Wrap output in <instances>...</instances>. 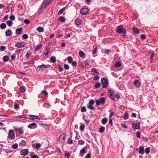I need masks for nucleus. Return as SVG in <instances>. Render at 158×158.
<instances>
[{"mask_svg":"<svg viewBox=\"0 0 158 158\" xmlns=\"http://www.w3.org/2000/svg\"><path fill=\"white\" fill-rule=\"evenodd\" d=\"M23 29L22 27H20L16 29L15 30V33L17 34H20L22 33V30Z\"/></svg>","mask_w":158,"mask_h":158,"instance_id":"nucleus-16","label":"nucleus"},{"mask_svg":"<svg viewBox=\"0 0 158 158\" xmlns=\"http://www.w3.org/2000/svg\"><path fill=\"white\" fill-rule=\"evenodd\" d=\"M99 78V77L98 76H95L94 77V81H98Z\"/></svg>","mask_w":158,"mask_h":158,"instance_id":"nucleus-62","label":"nucleus"},{"mask_svg":"<svg viewBox=\"0 0 158 158\" xmlns=\"http://www.w3.org/2000/svg\"><path fill=\"white\" fill-rule=\"evenodd\" d=\"M70 64L73 66H75L77 65V62L76 61H73L72 57L70 56Z\"/></svg>","mask_w":158,"mask_h":158,"instance_id":"nucleus-13","label":"nucleus"},{"mask_svg":"<svg viewBox=\"0 0 158 158\" xmlns=\"http://www.w3.org/2000/svg\"><path fill=\"white\" fill-rule=\"evenodd\" d=\"M37 125L35 123H32L29 124L28 126V127L30 129H33L37 127Z\"/></svg>","mask_w":158,"mask_h":158,"instance_id":"nucleus-11","label":"nucleus"},{"mask_svg":"<svg viewBox=\"0 0 158 158\" xmlns=\"http://www.w3.org/2000/svg\"><path fill=\"white\" fill-rule=\"evenodd\" d=\"M97 47H96L94 48V50L93 51V54H95L97 53Z\"/></svg>","mask_w":158,"mask_h":158,"instance_id":"nucleus-53","label":"nucleus"},{"mask_svg":"<svg viewBox=\"0 0 158 158\" xmlns=\"http://www.w3.org/2000/svg\"><path fill=\"white\" fill-rule=\"evenodd\" d=\"M66 135L65 134L61 135L59 137V140L61 143L63 142L65 139Z\"/></svg>","mask_w":158,"mask_h":158,"instance_id":"nucleus-8","label":"nucleus"},{"mask_svg":"<svg viewBox=\"0 0 158 158\" xmlns=\"http://www.w3.org/2000/svg\"><path fill=\"white\" fill-rule=\"evenodd\" d=\"M101 82L103 88H106L107 87L108 84V81L107 78L103 77L101 79Z\"/></svg>","mask_w":158,"mask_h":158,"instance_id":"nucleus-2","label":"nucleus"},{"mask_svg":"<svg viewBox=\"0 0 158 158\" xmlns=\"http://www.w3.org/2000/svg\"><path fill=\"white\" fill-rule=\"evenodd\" d=\"M105 130V127H102L99 129V132L101 133H103Z\"/></svg>","mask_w":158,"mask_h":158,"instance_id":"nucleus-31","label":"nucleus"},{"mask_svg":"<svg viewBox=\"0 0 158 158\" xmlns=\"http://www.w3.org/2000/svg\"><path fill=\"white\" fill-rule=\"evenodd\" d=\"M6 49V47L5 46H2L0 47V51H4Z\"/></svg>","mask_w":158,"mask_h":158,"instance_id":"nucleus-48","label":"nucleus"},{"mask_svg":"<svg viewBox=\"0 0 158 158\" xmlns=\"http://www.w3.org/2000/svg\"><path fill=\"white\" fill-rule=\"evenodd\" d=\"M81 112H84L86 111V109L85 106H83L81 107Z\"/></svg>","mask_w":158,"mask_h":158,"instance_id":"nucleus-42","label":"nucleus"},{"mask_svg":"<svg viewBox=\"0 0 158 158\" xmlns=\"http://www.w3.org/2000/svg\"><path fill=\"white\" fill-rule=\"evenodd\" d=\"M52 0H44L43 2L45 4V5L48 6L50 4Z\"/></svg>","mask_w":158,"mask_h":158,"instance_id":"nucleus-23","label":"nucleus"},{"mask_svg":"<svg viewBox=\"0 0 158 158\" xmlns=\"http://www.w3.org/2000/svg\"><path fill=\"white\" fill-rule=\"evenodd\" d=\"M28 152V149H26L22 150L20 152V153L22 155H26L27 154Z\"/></svg>","mask_w":158,"mask_h":158,"instance_id":"nucleus-14","label":"nucleus"},{"mask_svg":"<svg viewBox=\"0 0 158 158\" xmlns=\"http://www.w3.org/2000/svg\"><path fill=\"white\" fill-rule=\"evenodd\" d=\"M101 86V84L99 82L96 83L94 85V87L96 88H98Z\"/></svg>","mask_w":158,"mask_h":158,"instance_id":"nucleus-36","label":"nucleus"},{"mask_svg":"<svg viewBox=\"0 0 158 158\" xmlns=\"http://www.w3.org/2000/svg\"><path fill=\"white\" fill-rule=\"evenodd\" d=\"M139 152L140 154H143L144 153V149L143 147H140L139 148Z\"/></svg>","mask_w":158,"mask_h":158,"instance_id":"nucleus-18","label":"nucleus"},{"mask_svg":"<svg viewBox=\"0 0 158 158\" xmlns=\"http://www.w3.org/2000/svg\"><path fill=\"white\" fill-rule=\"evenodd\" d=\"M89 11L88 9L86 8H82L80 10V13L82 15H85L87 14Z\"/></svg>","mask_w":158,"mask_h":158,"instance_id":"nucleus-6","label":"nucleus"},{"mask_svg":"<svg viewBox=\"0 0 158 158\" xmlns=\"http://www.w3.org/2000/svg\"><path fill=\"white\" fill-rule=\"evenodd\" d=\"M6 27V24L4 23H2L0 25V27L1 29H4Z\"/></svg>","mask_w":158,"mask_h":158,"instance_id":"nucleus-28","label":"nucleus"},{"mask_svg":"<svg viewBox=\"0 0 158 158\" xmlns=\"http://www.w3.org/2000/svg\"><path fill=\"white\" fill-rule=\"evenodd\" d=\"M18 144L16 143L12 145V148L14 149H16L18 148Z\"/></svg>","mask_w":158,"mask_h":158,"instance_id":"nucleus-43","label":"nucleus"},{"mask_svg":"<svg viewBox=\"0 0 158 158\" xmlns=\"http://www.w3.org/2000/svg\"><path fill=\"white\" fill-rule=\"evenodd\" d=\"M5 12L6 13H8L10 11V9L8 7H6L5 8Z\"/></svg>","mask_w":158,"mask_h":158,"instance_id":"nucleus-64","label":"nucleus"},{"mask_svg":"<svg viewBox=\"0 0 158 158\" xmlns=\"http://www.w3.org/2000/svg\"><path fill=\"white\" fill-rule=\"evenodd\" d=\"M140 37L142 40H144L146 38L145 35L144 34L141 35H140Z\"/></svg>","mask_w":158,"mask_h":158,"instance_id":"nucleus-51","label":"nucleus"},{"mask_svg":"<svg viewBox=\"0 0 158 158\" xmlns=\"http://www.w3.org/2000/svg\"><path fill=\"white\" fill-rule=\"evenodd\" d=\"M58 20L61 22H63L65 20V18L62 16H60L58 19Z\"/></svg>","mask_w":158,"mask_h":158,"instance_id":"nucleus-38","label":"nucleus"},{"mask_svg":"<svg viewBox=\"0 0 158 158\" xmlns=\"http://www.w3.org/2000/svg\"><path fill=\"white\" fill-rule=\"evenodd\" d=\"M91 154L90 153H88L86 156H85V158H90Z\"/></svg>","mask_w":158,"mask_h":158,"instance_id":"nucleus-56","label":"nucleus"},{"mask_svg":"<svg viewBox=\"0 0 158 158\" xmlns=\"http://www.w3.org/2000/svg\"><path fill=\"white\" fill-rule=\"evenodd\" d=\"M85 152H86L85 147L81 150L80 153V155L81 156H83V155L82 154L84 153Z\"/></svg>","mask_w":158,"mask_h":158,"instance_id":"nucleus-22","label":"nucleus"},{"mask_svg":"<svg viewBox=\"0 0 158 158\" xmlns=\"http://www.w3.org/2000/svg\"><path fill=\"white\" fill-rule=\"evenodd\" d=\"M19 106L18 104H15L14 105V108L15 109H18L19 108Z\"/></svg>","mask_w":158,"mask_h":158,"instance_id":"nucleus-55","label":"nucleus"},{"mask_svg":"<svg viewBox=\"0 0 158 158\" xmlns=\"http://www.w3.org/2000/svg\"><path fill=\"white\" fill-rule=\"evenodd\" d=\"M88 64V62L87 61V60H84L82 63V65L84 66H85Z\"/></svg>","mask_w":158,"mask_h":158,"instance_id":"nucleus-39","label":"nucleus"},{"mask_svg":"<svg viewBox=\"0 0 158 158\" xmlns=\"http://www.w3.org/2000/svg\"><path fill=\"white\" fill-rule=\"evenodd\" d=\"M85 128V126L84 124H81L80 127V129L82 131H84Z\"/></svg>","mask_w":158,"mask_h":158,"instance_id":"nucleus-37","label":"nucleus"},{"mask_svg":"<svg viewBox=\"0 0 158 158\" xmlns=\"http://www.w3.org/2000/svg\"><path fill=\"white\" fill-rule=\"evenodd\" d=\"M22 37L24 39H27L28 37V35L27 34H24L23 35Z\"/></svg>","mask_w":158,"mask_h":158,"instance_id":"nucleus-49","label":"nucleus"},{"mask_svg":"<svg viewBox=\"0 0 158 158\" xmlns=\"http://www.w3.org/2000/svg\"><path fill=\"white\" fill-rule=\"evenodd\" d=\"M19 133L20 135L23 134V130L21 128L19 129Z\"/></svg>","mask_w":158,"mask_h":158,"instance_id":"nucleus-45","label":"nucleus"},{"mask_svg":"<svg viewBox=\"0 0 158 158\" xmlns=\"http://www.w3.org/2000/svg\"><path fill=\"white\" fill-rule=\"evenodd\" d=\"M47 6H48V5H45V4L43 2L41 5L40 10L42 11L44 8L46 7Z\"/></svg>","mask_w":158,"mask_h":158,"instance_id":"nucleus-34","label":"nucleus"},{"mask_svg":"<svg viewBox=\"0 0 158 158\" xmlns=\"http://www.w3.org/2000/svg\"><path fill=\"white\" fill-rule=\"evenodd\" d=\"M9 58L8 56H3V60L5 62H6L8 61L9 60Z\"/></svg>","mask_w":158,"mask_h":158,"instance_id":"nucleus-27","label":"nucleus"},{"mask_svg":"<svg viewBox=\"0 0 158 158\" xmlns=\"http://www.w3.org/2000/svg\"><path fill=\"white\" fill-rule=\"evenodd\" d=\"M43 45L42 44H40L39 45H38L36 46L35 48V50L36 51H39L40 49L42 47Z\"/></svg>","mask_w":158,"mask_h":158,"instance_id":"nucleus-26","label":"nucleus"},{"mask_svg":"<svg viewBox=\"0 0 158 158\" xmlns=\"http://www.w3.org/2000/svg\"><path fill=\"white\" fill-rule=\"evenodd\" d=\"M100 101V102L101 104H103L105 103V98L104 97H101L99 98V100Z\"/></svg>","mask_w":158,"mask_h":158,"instance_id":"nucleus-21","label":"nucleus"},{"mask_svg":"<svg viewBox=\"0 0 158 158\" xmlns=\"http://www.w3.org/2000/svg\"><path fill=\"white\" fill-rule=\"evenodd\" d=\"M26 142L24 140H23L21 141V142L20 143V145L22 144L23 145H25L26 144Z\"/></svg>","mask_w":158,"mask_h":158,"instance_id":"nucleus-59","label":"nucleus"},{"mask_svg":"<svg viewBox=\"0 0 158 158\" xmlns=\"http://www.w3.org/2000/svg\"><path fill=\"white\" fill-rule=\"evenodd\" d=\"M37 30L39 32H42L44 31V29L43 27H39L37 28Z\"/></svg>","mask_w":158,"mask_h":158,"instance_id":"nucleus-25","label":"nucleus"},{"mask_svg":"<svg viewBox=\"0 0 158 158\" xmlns=\"http://www.w3.org/2000/svg\"><path fill=\"white\" fill-rule=\"evenodd\" d=\"M128 114L127 113H126L124 114L123 116V118L124 119L126 120V119H128Z\"/></svg>","mask_w":158,"mask_h":158,"instance_id":"nucleus-40","label":"nucleus"},{"mask_svg":"<svg viewBox=\"0 0 158 158\" xmlns=\"http://www.w3.org/2000/svg\"><path fill=\"white\" fill-rule=\"evenodd\" d=\"M107 121V119L106 118H103L101 122L102 123L103 125H105L106 124Z\"/></svg>","mask_w":158,"mask_h":158,"instance_id":"nucleus-20","label":"nucleus"},{"mask_svg":"<svg viewBox=\"0 0 158 158\" xmlns=\"http://www.w3.org/2000/svg\"><path fill=\"white\" fill-rule=\"evenodd\" d=\"M29 118L31 120H34L35 119H40V118L38 116L35 115H31L29 116Z\"/></svg>","mask_w":158,"mask_h":158,"instance_id":"nucleus-10","label":"nucleus"},{"mask_svg":"<svg viewBox=\"0 0 158 158\" xmlns=\"http://www.w3.org/2000/svg\"><path fill=\"white\" fill-rule=\"evenodd\" d=\"M11 31L9 29L6 31L5 32V35L6 36H9L11 35Z\"/></svg>","mask_w":158,"mask_h":158,"instance_id":"nucleus-19","label":"nucleus"},{"mask_svg":"<svg viewBox=\"0 0 158 158\" xmlns=\"http://www.w3.org/2000/svg\"><path fill=\"white\" fill-rule=\"evenodd\" d=\"M58 67V69L59 71L60 72L62 71L63 70L62 68L60 65H59Z\"/></svg>","mask_w":158,"mask_h":158,"instance_id":"nucleus-60","label":"nucleus"},{"mask_svg":"<svg viewBox=\"0 0 158 158\" xmlns=\"http://www.w3.org/2000/svg\"><path fill=\"white\" fill-rule=\"evenodd\" d=\"M15 16L13 15H11L10 17V19L11 20H14L15 19Z\"/></svg>","mask_w":158,"mask_h":158,"instance_id":"nucleus-61","label":"nucleus"},{"mask_svg":"<svg viewBox=\"0 0 158 158\" xmlns=\"http://www.w3.org/2000/svg\"><path fill=\"white\" fill-rule=\"evenodd\" d=\"M24 43L23 42H19L15 44V46L18 48H21L25 46Z\"/></svg>","mask_w":158,"mask_h":158,"instance_id":"nucleus-4","label":"nucleus"},{"mask_svg":"<svg viewBox=\"0 0 158 158\" xmlns=\"http://www.w3.org/2000/svg\"><path fill=\"white\" fill-rule=\"evenodd\" d=\"M41 94H44L45 96H47L48 95V93L45 90H43L42 91Z\"/></svg>","mask_w":158,"mask_h":158,"instance_id":"nucleus-46","label":"nucleus"},{"mask_svg":"<svg viewBox=\"0 0 158 158\" xmlns=\"http://www.w3.org/2000/svg\"><path fill=\"white\" fill-rule=\"evenodd\" d=\"M24 22L25 24H29L30 23V21L27 19H25L24 20Z\"/></svg>","mask_w":158,"mask_h":158,"instance_id":"nucleus-54","label":"nucleus"},{"mask_svg":"<svg viewBox=\"0 0 158 158\" xmlns=\"http://www.w3.org/2000/svg\"><path fill=\"white\" fill-rule=\"evenodd\" d=\"M140 122L138 120L134 121L132 123V127L135 130H139L140 128Z\"/></svg>","mask_w":158,"mask_h":158,"instance_id":"nucleus-3","label":"nucleus"},{"mask_svg":"<svg viewBox=\"0 0 158 158\" xmlns=\"http://www.w3.org/2000/svg\"><path fill=\"white\" fill-rule=\"evenodd\" d=\"M133 31L136 34H138L139 32V31L138 29L136 27H133Z\"/></svg>","mask_w":158,"mask_h":158,"instance_id":"nucleus-30","label":"nucleus"},{"mask_svg":"<svg viewBox=\"0 0 158 158\" xmlns=\"http://www.w3.org/2000/svg\"><path fill=\"white\" fill-rule=\"evenodd\" d=\"M121 65V63L119 61H118L116 62L114 66L116 67H118L120 66Z\"/></svg>","mask_w":158,"mask_h":158,"instance_id":"nucleus-32","label":"nucleus"},{"mask_svg":"<svg viewBox=\"0 0 158 158\" xmlns=\"http://www.w3.org/2000/svg\"><path fill=\"white\" fill-rule=\"evenodd\" d=\"M41 145L40 143H34L32 145V147L33 148L36 149L40 148Z\"/></svg>","mask_w":158,"mask_h":158,"instance_id":"nucleus-12","label":"nucleus"},{"mask_svg":"<svg viewBox=\"0 0 158 158\" xmlns=\"http://www.w3.org/2000/svg\"><path fill=\"white\" fill-rule=\"evenodd\" d=\"M19 90L22 93H24L25 92V89L24 87H21L20 88Z\"/></svg>","mask_w":158,"mask_h":158,"instance_id":"nucleus-44","label":"nucleus"},{"mask_svg":"<svg viewBox=\"0 0 158 158\" xmlns=\"http://www.w3.org/2000/svg\"><path fill=\"white\" fill-rule=\"evenodd\" d=\"M79 55L81 57H83L85 55L84 52L82 51H80L79 52Z\"/></svg>","mask_w":158,"mask_h":158,"instance_id":"nucleus-24","label":"nucleus"},{"mask_svg":"<svg viewBox=\"0 0 158 158\" xmlns=\"http://www.w3.org/2000/svg\"><path fill=\"white\" fill-rule=\"evenodd\" d=\"M94 100H92L89 101V105L93 106L94 104Z\"/></svg>","mask_w":158,"mask_h":158,"instance_id":"nucleus-50","label":"nucleus"},{"mask_svg":"<svg viewBox=\"0 0 158 158\" xmlns=\"http://www.w3.org/2000/svg\"><path fill=\"white\" fill-rule=\"evenodd\" d=\"M47 67V66L44 65L42 64L38 66L37 69L39 71H43Z\"/></svg>","mask_w":158,"mask_h":158,"instance_id":"nucleus-7","label":"nucleus"},{"mask_svg":"<svg viewBox=\"0 0 158 158\" xmlns=\"http://www.w3.org/2000/svg\"><path fill=\"white\" fill-rule=\"evenodd\" d=\"M6 23L8 26L9 27H11L13 23L10 20H8L7 22Z\"/></svg>","mask_w":158,"mask_h":158,"instance_id":"nucleus-35","label":"nucleus"},{"mask_svg":"<svg viewBox=\"0 0 158 158\" xmlns=\"http://www.w3.org/2000/svg\"><path fill=\"white\" fill-rule=\"evenodd\" d=\"M108 93L109 94L108 96L109 97L111 98L112 100L114 99V96L113 95V92L111 90L109 89L108 91Z\"/></svg>","mask_w":158,"mask_h":158,"instance_id":"nucleus-9","label":"nucleus"},{"mask_svg":"<svg viewBox=\"0 0 158 158\" xmlns=\"http://www.w3.org/2000/svg\"><path fill=\"white\" fill-rule=\"evenodd\" d=\"M96 103L98 106L100 105L101 104L100 100L99 99L97 100L96 101Z\"/></svg>","mask_w":158,"mask_h":158,"instance_id":"nucleus-57","label":"nucleus"},{"mask_svg":"<svg viewBox=\"0 0 158 158\" xmlns=\"http://www.w3.org/2000/svg\"><path fill=\"white\" fill-rule=\"evenodd\" d=\"M81 20L78 19H77L75 20V23L77 25L79 26L81 23Z\"/></svg>","mask_w":158,"mask_h":158,"instance_id":"nucleus-17","label":"nucleus"},{"mask_svg":"<svg viewBox=\"0 0 158 158\" xmlns=\"http://www.w3.org/2000/svg\"><path fill=\"white\" fill-rule=\"evenodd\" d=\"M78 143L80 145H83L85 143V142L83 140H80L78 141Z\"/></svg>","mask_w":158,"mask_h":158,"instance_id":"nucleus-47","label":"nucleus"},{"mask_svg":"<svg viewBox=\"0 0 158 158\" xmlns=\"http://www.w3.org/2000/svg\"><path fill=\"white\" fill-rule=\"evenodd\" d=\"M145 152L146 154H148L150 152V149L149 148H147L145 149Z\"/></svg>","mask_w":158,"mask_h":158,"instance_id":"nucleus-41","label":"nucleus"},{"mask_svg":"<svg viewBox=\"0 0 158 158\" xmlns=\"http://www.w3.org/2000/svg\"><path fill=\"white\" fill-rule=\"evenodd\" d=\"M117 32L119 34L122 33V36H124L126 35V31L125 28H123L122 25H120L117 27Z\"/></svg>","mask_w":158,"mask_h":158,"instance_id":"nucleus-1","label":"nucleus"},{"mask_svg":"<svg viewBox=\"0 0 158 158\" xmlns=\"http://www.w3.org/2000/svg\"><path fill=\"white\" fill-rule=\"evenodd\" d=\"M15 54H14L13 55H12L11 56V60H14L15 59Z\"/></svg>","mask_w":158,"mask_h":158,"instance_id":"nucleus-58","label":"nucleus"},{"mask_svg":"<svg viewBox=\"0 0 158 158\" xmlns=\"http://www.w3.org/2000/svg\"><path fill=\"white\" fill-rule=\"evenodd\" d=\"M114 115V112H111L110 113V114L109 115V118H111L112 116Z\"/></svg>","mask_w":158,"mask_h":158,"instance_id":"nucleus-63","label":"nucleus"},{"mask_svg":"<svg viewBox=\"0 0 158 158\" xmlns=\"http://www.w3.org/2000/svg\"><path fill=\"white\" fill-rule=\"evenodd\" d=\"M50 60L51 62L53 63H55L56 61V58L55 57L53 56L50 58Z\"/></svg>","mask_w":158,"mask_h":158,"instance_id":"nucleus-33","label":"nucleus"},{"mask_svg":"<svg viewBox=\"0 0 158 158\" xmlns=\"http://www.w3.org/2000/svg\"><path fill=\"white\" fill-rule=\"evenodd\" d=\"M46 52H45V55L47 56L48 55L49 53V49L46 48Z\"/></svg>","mask_w":158,"mask_h":158,"instance_id":"nucleus-52","label":"nucleus"},{"mask_svg":"<svg viewBox=\"0 0 158 158\" xmlns=\"http://www.w3.org/2000/svg\"><path fill=\"white\" fill-rule=\"evenodd\" d=\"M65 10V7H63L62 9L60 10L59 11L58 13V15H61L63 12Z\"/></svg>","mask_w":158,"mask_h":158,"instance_id":"nucleus-29","label":"nucleus"},{"mask_svg":"<svg viewBox=\"0 0 158 158\" xmlns=\"http://www.w3.org/2000/svg\"><path fill=\"white\" fill-rule=\"evenodd\" d=\"M134 84L137 88H139L140 87V83L138 80L134 81Z\"/></svg>","mask_w":158,"mask_h":158,"instance_id":"nucleus-15","label":"nucleus"},{"mask_svg":"<svg viewBox=\"0 0 158 158\" xmlns=\"http://www.w3.org/2000/svg\"><path fill=\"white\" fill-rule=\"evenodd\" d=\"M8 136L10 139H14L15 138L14 131L12 130H10L8 133Z\"/></svg>","mask_w":158,"mask_h":158,"instance_id":"nucleus-5","label":"nucleus"}]
</instances>
